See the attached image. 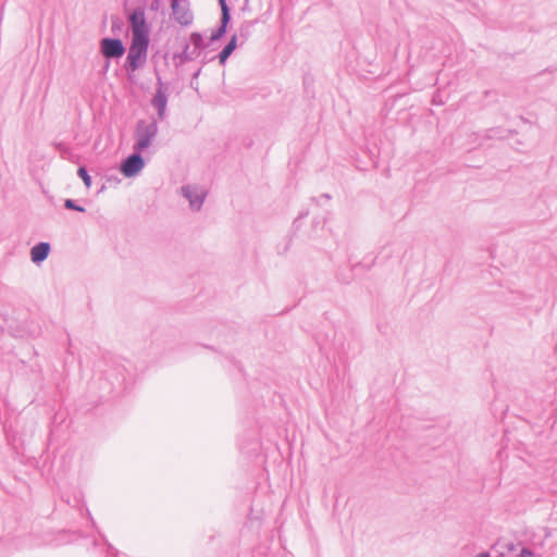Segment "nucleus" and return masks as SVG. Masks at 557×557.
I'll return each instance as SVG.
<instances>
[{
    "instance_id": "1",
    "label": "nucleus",
    "mask_w": 557,
    "mask_h": 557,
    "mask_svg": "<svg viewBox=\"0 0 557 557\" xmlns=\"http://www.w3.org/2000/svg\"><path fill=\"white\" fill-rule=\"evenodd\" d=\"M132 29V44L129 46L127 60L129 66L135 71L140 66L147 55L149 45V28L141 10L134 11L129 16Z\"/></svg>"
},
{
    "instance_id": "2",
    "label": "nucleus",
    "mask_w": 557,
    "mask_h": 557,
    "mask_svg": "<svg viewBox=\"0 0 557 557\" xmlns=\"http://www.w3.org/2000/svg\"><path fill=\"white\" fill-rule=\"evenodd\" d=\"M145 165L143 158L135 153L129 156L121 165V173L125 177H132L138 174Z\"/></svg>"
},
{
    "instance_id": "3",
    "label": "nucleus",
    "mask_w": 557,
    "mask_h": 557,
    "mask_svg": "<svg viewBox=\"0 0 557 557\" xmlns=\"http://www.w3.org/2000/svg\"><path fill=\"white\" fill-rule=\"evenodd\" d=\"M101 51L107 58H119L125 52L124 46L120 39H102Z\"/></svg>"
},
{
    "instance_id": "4",
    "label": "nucleus",
    "mask_w": 557,
    "mask_h": 557,
    "mask_svg": "<svg viewBox=\"0 0 557 557\" xmlns=\"http://www.w3.org/2000/svg\"><path fill=\"white\" fill-rule=\"evenodd\" d=\"M157 133V127L154 125H148L144 128H140L137 134V141L135 145V150L143 151L148 148Z\"/></svg>"
},
{
    "instance_id": "5",
    "label": "nucleus",
    "mask_w": 557,
    "mask_h": 557,
    "mask_svg": "<svg viewBox=\"0 0 557 557\" xmlns=\"http://www.w3.org/2000/svg\"><path fill=\"white\" fill-rule=\"evenodd\" d=\"M172 10L176 21L181 25H188L191 23L193 16L190 12L186 8L181 5L177 0L172 1Z\"/></svg>"
},
{
    "instance_id": "6",
    "label": "nucleus",
    "mask_w": 557,
    "mask_h": 557,
    "mask_svg": "<svg viewBox=\"0 0 557 557\" xmlns=\"http://www.w3.org/2000/svg\"><path fill=\"white\" fill-rule=\"evenodd\" d=\"M50 246L47 243H40L32 248L30 256L34 262L44 261L49 253Z\"/></svg>"
},
{
    "instance_id": "7",
    "label": "nucleus",
    "mask_w": 557,
    "mask_h": 557,
    "mask_svg": "<svg viewBox=\"0 0 557 557\" xmlns=\"http://www.w3.org/2000/svg\"><path fill=\"white\" fill-rule=\"evenodd\" d=\"M237 46V38L233 36L230 42L224 47V49L220 53V62L224 63L226 59L232 54Z\"/></svg>"
},
{
    "instance_id": "8",
    "label": "nucleus",
    "mask_w": 557,
    "mask_h": 557,
    "mask_svg": "<svg viewBox=\"0 0 557 557\" xmlns=\"http://www.w3.org/2000/svg\"><path fill=\"white\" fill-rule=\"evenodd\" d=\"M153 104L159 109V114L162 115L166 104L165 96L159 91L153 98Z\"/></svg>"
},
{
    "instance_id": "9",
    "label": "nucleus",
    "mask_w": 557,
    "mask_h": 557,
    "mask_svg": "<svg viewBox=\"0 0 557 557\" xmlns=\"http://www.w3.org/2000/svg\"><path fill=\"white\" fill-rule=\"evenodd\" d=\"M77 174L83 180L84 185L86 186V188H90V186H91V178L88 175L86 169L84 166L79 168L78 171H77Z\"/></svg>"
},
{
    "instance_id": "10",
    "label": "nucleus",
    "mask_w": 557,
    "mask_h": 557,
    "mask_svg": "<svg viewBox=\"0 0 557 557\" xmlns=\"http://www.w3.org/2000/svg\"><path fill=\"white\" fill-rule=\"evenodd\" d=\"M230 21L228 8L222 9V30L226 29V25Z\"/></svg>"
},
{
    "instance_id": "11",
    "label": "nucleus",
    "mask_w": 557,
    "mask_h": 557,
    "mask_svg": "<svg viewBox=\"0 0 557 557\" xmlns=\"http://www.w3.org/2000/svg\"><path fill=\"white\" fill-rule=\"evenodd\" d=\"M64 205L67 209H73V210H77L81 212L84 211V208L75 206V203L71 199H66Z\"/></svg>"
},
{
    "instance_id": "12",
    "label": "nucleus",
    "mask_w": 557,
    "mask_h": 557,
    "mask_svg": "<svg viewBox=\"0 0 557 557\" xmlns=\"http://www.w3.org/2000/svg\"><path fill=\"white\" fill-rule=\"evenodd\" d=\"M533 554L528 549H522L521 557H532Z\"/></svg>"
},
{
    "instance_id": "13",
    "label": "nucleus",
    "mask_w": 557,
    "mask_h": 557,
    "mask_svg": "<svg viewBox=\"0 0 557 557\" xmlns=\"http://www.w3.org/2000/svg\"><path fill=\"white\" fill-rule=\"evenodd\" d=\"M219 3L221 5V10L227 8L225 0H219Z\"/></svg>"
},
{
    "instance_id": "14",
    "label": "nucleus",
    "mask_w": 557,
    "mask_h": 557,
    "mask_svg": "<svg viewBox=\"0 0 557 557\" xmlns=\"http://www.w3.org/2000/svg\"><path fill=\"white\" fill-rule=\"evenodd\" d=\"M224 33H225V30H222V27H221L220 30H219L218 37L223 35ZM213 38H216V36H214Z\"/></svg>"
},
{
    "instance_id": "15",
    "label": "nucleus",
    "mask_w": 557,
    "mask_h": 557,
    "mask_svg": "<svg viewBox=\"0 0 557 557\" xmlns=\"http://www.w3.org/2000/svg\"><path fill=\"white\" fill-rule=\"evenodd\" d=\"M476 557H490V556L486 553H482V554L478 555Z\"/></svg>"
}]
</instances>
